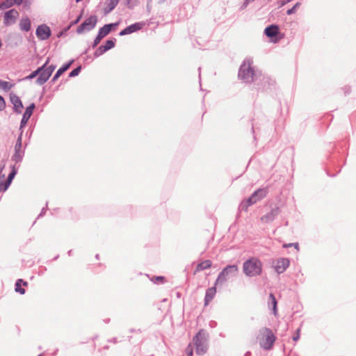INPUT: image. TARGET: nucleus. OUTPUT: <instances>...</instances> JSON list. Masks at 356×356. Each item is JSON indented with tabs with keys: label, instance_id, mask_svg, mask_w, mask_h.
<instances>
[{
	"label": "nucleus",
	"instance_id": "393cba45",
	"mask_svg": "<svg viewBox=\"0 0 356 356\" xmlns=\"http://www.w3.org/2000/svg\"><path fill=\"white\" fill-rule=\"evenodd\" d=\"M212 265V262L210 260H204L201 263L198 264L196 267L197 271H201L209 268Z\"/></svg>",
	"mask_w": 356,
	"mask_h": 356
},
{
	"label": "nucleus",
	"instance_id": "72a5a7b5",
	"mask_svg": "<svg viewBox=\"0 0 356 356\" xmlns=\"http://www.w3.org/2000/svg\"><path fill=\"white\" fill-rule=\"evenodd\" d=\"M106 51H107V49L104 48V45H101L95 51L94 56L95 58H98L100 56H102V54H104Z\"/></svg>",
	"mask_w": 356,
	"mask_h": 356
},
{
	"label": "nucleus",
	"instance_id": "ddd939ff",
	"mask_svg": "<svg viewBox=\"0 0 356 356\" xmlns=\"http://www.w3.org/2000/svg\"><path fill=\"white\" fill-rule=\"evenodd\" d=\"M35 108L34 103H31L29 106L26 108L24 113H23L22 118L20 122L19 130L23 131V128L26 125L29 120L33 114V110Z\"/></svg>",
	"mask_w": 356,
	"mask_h": 356
},
{
	"label": "nucleus",
	"instance_id": "4468645a",
	"mask_svg": "<svg viewBox=\"0 0 356 356\" xmlns=\"http://www.w3.org/2000/svg\"><path fill=\"white\" fill-rule=\"evenodd\" d=\"M143 25H144V23H143V22H136L134 24H132L127 26L123 30H122L119 33V35L124 36V35H129V34L133 33L134 32H136V31L140 30L143 28Z\"/></svg>",
	"mask_w": 356,
	"mask_h": 356
},
{
	"label": "nucleus",
	"instance_id": "f03ea898",
	"mask_svg": "<svg viewBox=\"0 0 356 356\" xmlns=\"http://www.w3.org/2000/svg\"><path fill=\"white\" fill-rule=\"evenodd\" d=\"M262 267L261 260L256 257H252L243 262V272L247 277H257L261 274Z\"/></svg>",
	"mask_w": 356,
	"mask_h": 356
},
{
	"label": "nucleus",
	"instance_id": "13d9d810",
	"mask_svg": "<svg viewBox=\"0 0 356 356\" xmlns=\"http://www.w3.org/2000/svg\"><path fill=\"white\" fill-rule=\"evenodd\" d=\"M252 132L253 134H254V124L252 125ZM253 138L254 140H256V136L255 135L253 136Z\"/></svg>",
	"mask_w": 356,
	"mask_h": 356
},
{
	"label": "nucleus",
	"instance_id": "dca6fc26",
	"mask_svg": "<svg viewBox=\"0 0 356 356\" xmlns=\"http://www.w3.org/2000/svg\"><path fill=\"white\" fill-rule=\"evenodd\" d=\"M19 16V13L15 9H11L4 14V24L8 25L15 22L17 17Z\"/></svg>",
	"mask_w": 356,
	"mask_h": 356
},
{
	"label": "nucleus",
	"instance_id": "de8ad7c7",
	"mask_svg": "<svg viewBox=\"0 0 356 356\" xmlns=\"http://www.w3.org/2000/svg\"><path fill=\"white\" fill-rule=\"evenodd\" d=\"M47 205H48V202H47V203H46V206H45V207H43V208L42 209L41 212H40V213L38 215V218H40V217L42 216L45 213V212H46V211H47Z\"/></svg>",
	"mask_w": 356,
	"mask_h": 356
},
{
	"label": "nucleus",
	"instance_id": "c03bdc74",
	"mask_svg": "<svg viewBox=\"0 0 356 356\" xmlns=\"http://www.w3.org/2000/svg\"><path fill=\"white\" fill-rule=\"evenodd\" d=\"M46 69L51 72V74H52L53 72L54 71V70L56 69V65H50L49 66H46Z\"/></svg>",
	"mask_w": 356,
	"mask_h": 356
},
{
	"label": "nucleus",
	"instance_id": "6e6552de",
	"mask_svg": "<svg viewBox=\"0 0 356 356\" xmlns=\"http://www.w3.org/2000/svg\"><path fill=\"white\" fill-rule=\"evenodd\" d=\"M97 22V18L96 15H91L90 17L86 18L78 27L76 29V32L79 34H81L83 32L84 30L88 31L92 30L95 28Z\"/></svg>",
	"mask_w": 356,
	"mask_h": 356
},
{
	"label": "nucleus",
	"instance_id": "603ef678",
	"mask_svg": "<svg viewBox=\"0 0 356 356\" xmlns=\"http://www.w3.org/2000/svg\"><path fill=\"white\" fill-rule=\"evenodd\" d=\"M69 29H70V27H68V28H67V29H65V31H60V32L58 33L57 37H58V38L61 37V36L64 34L65 31H67Z\"/></svg>",
	"mask_w": 356,
	"mask_h": 356
},
{
	"label": "nucleus",
	"instance_id": "09e8293b",
	"mask_svg": "<svg viewBox=\"0 0 356 356\" xmlns=\"http://www.w3.org/2000/svg\"><path fill=\"white\" fill-rule=\"evenodd\" d=\"M108 342L113 343L115 344V343H118L119 342V341L117 337H113V338L109 339L108 340Z\"/></svg>",
	"mask_w": 356,
	"mask_h": 356
},
{
	"label": "nucleus",
	"instance_id": "338daca9",
	"mask_svg": "<svg viewBox=\"0 0 356 356\" xmlns=\"http://www.w3.org/2000/svg\"><path fill=\"white\" fill-rule=\"evenodd\" d=\"M72 250H69V251H68V255H69V256H71V254H72Z\"/></svg>",
	"mask_w": 356,
	"mask_h": 356
},
{
	"label": "nucleus",
	"instance_id": "20e7f679",
	"mask_svg": "<svg viewBox=\"0 0 356 356\" xmlns=\"http://www.w3.org/2000/svg\"><path fill=\"white\" fill-rule=\"evenodd\" d=\"M238 272V266L236 264L228 265L225 267L218 274L215 285L223 284L229 278L235 277Z\"/></svg>",
	"mask_w": 356,
	"mask_h": 356
},
{
	"label": "nucleus",
	"instance_id": "6ab92c4d",
	"mask_svg": "<svg viewBox=\"0 0 356 356\" xmlns=\"http://www.w3.org/2000/svg\"><path fill=\"white\" fill-rule=\"evenodd\" d=\"M279 33V26L276 24H270L264 29V34L270 38L275 37Z\"/></svg>",
	"mask_w": 356,
	"mask_h": 356
},
{
	"label": "nucleus",
	"instance_id": "69168bd1",
	"mask_svg": "<svg viewBox=\"0 0 356 356\" xmlns=\"http://www.w3.org/2000/svg\"><path fill=\"white\" fill-rule=\"evenodd\" d=\"M245 1L248 2V3L249 4L250 2L254 1V0H245Z\"/></svg>",
	"mask_w": 356,
	"mask_h": 356
},
{
	"label": "nucleus",
	"instance_id": "39448f33",
	"mask_svg": "<svg viewBox=\"0 0 356 356\" xmlns=\"http://www.w3.org/2000/svg\"><path fill=\"white\" fill-rule=\"evenodd\" d=\"M258 90H266L274 86L275 81L269 76L263 75L260 72L258 74V80L254 82Z\"/></svg>",
	"mask_w": 356,
	"mask_h": 356
},
{
	"label": "nucleus",
	"instance_id": "a19ab883",
	"mask_svg": "<svg viewBox=\"0 0 356 356\" xmlns=\"http://www.w3.org/2000/svg\"><path fill=\"white\" fill-rule=\"evenodd\" d=\"M244 201L248 205H249V207L255 204V200H254L252 197H251L250 196L246 200H244Z\"/></svg>",
	"mask_w": 356,
	"mask_h": 356
},
{
	"label": "nucleus",
	"instance_id": "412c9836",
	"mask_svg": "<svg viewBox=\"0 0 356 356\" xmlns=\"http://www.w3.org/2000/svg\"><path fill=\"white\" fill-rule=\"evenodd\" d=\"M216 293V285L207 289L204 296V306H207L213 299Z\"/></svg>",
	"mask_w": 356,
	"mask_h": 356
},
{
	"label": "nucleus",
	"instance_id": "f257e3e1",
	"mask_svg": "<svg viewBox=\"0 0 356 356\" xmlns=\"http://www.w3.org/2000/svg\"><path fill=\"white\" fill-rule=\"evenodd\" d=\"M253 60L252 58H246L241 65L238 77L244 83L257 82L258 80V74L259 72L255 71L253 66Z\"/></svg>",
	"mask_w": 356,
	"mask_h": 356
},
{
	"label": "nucleus",
	"instance_id": "8fccbe9b",
	"mask_svg": "<svg viewBox=\"0 0 356 356\" xmlns=\"http://www.w3.org/2000/svg\"><path fill=\"white\" fill-rule=\"evenodd\" d=\"M81 17V15H79L74 21L72 22L69 27H70L74 24H76L79 22Z\"/></svg>",
	"mask_w": 356,
	"mask_h": 356
},
{
	"label": "nucleus",
	"instance_id": "1a4fd4ad",
	"mask_svg": "<svg viewBox=\"0 0 356 356\" xmlns=\"http://www.w3.org/2000/svg\"><path fill=\"white\" fill-rule=\"evenodd\" d=\"M289 265L290 261L288 258H279L272 262V266L278 274L283 273Z\"/></svg>",
	"mask_w": 356,
	"mask_h": 356
},
{
	"label": "nucleus",
	"instance_id": "f8f14e48",
	"mask_svg": "<svg viewBox=\"0 0 356 356\" xmlns=\"http://www.w3.org/2000/svg\"><path fill=\"white\" fill-rule=\"evenodd\" d=\"M9 97L10 102L13 105V112L17 114L22 113L24 106L20 98L13 92L10 93Z\"/></svg>",
	"mask_w": 356,
	"mask_h": 356
},
{
	"label": "nucleus",
	"instance_id": "680f3d73",
	"mask_svg": "<svg viewBox=\"0 0 356 356\" xmlns=\"http://www.w3.org/2000/svg\"><path fill=\"white\" fill-rule=\"evenodd\" d=\"M244 356H251V353L248 351V352L245 353Z\"/></svg>",
	"mask_w": 356,
	"mask_h": 356
},
{
	"label": "nucleus",
	"instance_id": "0e129e2a",
	"mask_svg": "<svg viewBox=\"0 0 356 356\" xmlns=\"http://www.w3.org/2000/svg\"><path fill=\"white\" fill-rule=\"evenodd\" d=\"M165 1H166V0H159V3H160V4H161V3H164Z\"/></svg>",
	"mask_w": 356,
	"mask_h": 356
},
{
	"label": "nucleus",
	"instance_id": "79ce46f5",
	"mask_svg": "<svg viewBox=\"0 0 356 356\" xmlns=\"http://www.w3.org/2000/svg\"><path fill=\"white\" fill-rule=\"evenodd\" d=\"M300 328L297 329L296 332L293 336V341H298L299 339V338H300Z\"/></svg>",
	"mask_w": 356,
	"mask_h": 356
},
{
	"label": "nucleus",
	"instance_id": "37998d69",
	"mask_svg": "<svg viewBox=\"0 0 356 356\" xmlns=\"http://www.w3.org/2000/svg\"><path fill=\"white\" fill-rule=\"evenodd\" d=\"M5 165H6V164H5L4 161H2L1 164L0 165V177H5V175L3 174H2V172L5 168Z\"/></svg>",
	"mask_w": 356,
	"mask_h": 356
},
{
	"label": "nucleus",
	"instance_id": "6e6d98bb",
	"mask_svg": "<svg viewBox=\"0 0 356 356\" xmlns=\"http://www.w3.org/2000/svg\"><path fill=\"white\" fill-rule=\"evenodd\" d=\"M129 332H130L131 333H133V332H141V331H140V329H138V330H135V329H134V328L130 329V330H129Z\"/></svg>",
	"mask_w": 356,
	"mask_h": 356
},
{
	"label": "nucleus",
	"instance_id": "f704fd0d",
	"mask_svg": "<svg viewBox=\"0 0 356 356\" xmlns=\"http://www.w3.org/2000/svg\"><path fill=\"white\" fill-rule=\"evenodd\" d=\"M81 70V65L76 67V68H74L70 72L69 77H74V76H78Z\"/></svg>",
	"mask_w": 356,
	"mask_h": 356
},
{
	"label": "nucleus",
	"instance_id": "a18cd8bd",
	"mask_svg": "<svg viewBox=\"0 0 356 356\" xmlns=\"http://www.w3.org/2000/svg\"><path fill=\"white\" fill-rule=\"evenodd\" d=\"M6 181H0V192L6 191L8 188H6Z\"/></svg>",
	"mask_w": 356,
	"mask_h": 356
},
{
	"label": "nucleus",
	"instance_id": "b1692460",
	"mask_svg": "<svg viewBox=\"0 0 356 356\" xmlns=\"http://www.w3.org/2000/svg\"><path fill=\"white\" fill-rule=\"evenodd\" d=\"M120 0H108L106 3V6L104 8L105 15L110 13L118 4Z\"/></svg>",
	"mask_w": 356,
	"mask_h": 356
},
{
	"label": "nucleus",
	"instance_id": "0eeeda50",
	"mask_svg": "<svg viewBox=\"0 0 356 356\" xmlns=\"http://www.w3.org/2000/svg\"><path fill=\"white\" fill-rule=\"evenodd\" d=\"M259 332L261 334H266V339L261 343V347L265 350H270L276 339L273 331L270 328L264 327L261 329Z\"/></svg>",
	"mask_w": 356,
	"mask_h": 356
},
{
	"label": "nucleus",
	"instance_id": "2f4dec72",
	"mask_svg": "<svg viewBox=\"0 0 356 356\" xmlns=\"http://www.w3.org/2000/svg\"><path fill=\"white\" fill-rule=\"evenodd\" d=\"M12 87L13 85L10 84L9 82L0 79V88L4 90L5 91H8Z\"/></svg>",
	"mask_w": 356,
	"mask_h": 356
},
{
	"label": "nucleus",
	"instance_id": "cd10ccee",
	"mask_svg": "<svg viewBox=\"0 0 356 356\" xmlns=\"http://www.w3.org/2000/svg\"><path fill=\"white\" fill-rule=\"evenodd\" d=\"M119 24V22H115V23H111V24H106L105 25H104L102 28L103 29H104L105 32H106L108 34H109V33L115 29Z\"/></svg>",
	"mask_w": 356,
	"mask_h": 356
},
{
	"label": "nucleus",
	"instance_id": "aec40b11",
	"mask_svg": "<svg viewBox=\"0 0 356 356\" xmlns=\"http://www.w3.org/2000/svg\"><path fill=\"white\" fill-rule=\"evenodd\" d=\"M268 307L272 309L274 316L277 315V301L273 293H270L268 300Z\"/></svg>",
	"mask_w": 356,
	"mask_h": 356
},
{
	"label": "nucleus",
	"instance_id": "c9c22d12",
	"mask_svg": "<svg viewBox=\"0 0 356 356\" xmlns=\"http://www.w3.org/2000/svg\"><path fill=\"white\" fill-rule=\"evenodd\" d=\"M138 3V0H126V5L130 9L134 8Z\"/></svg>",
	"mask_w": 356,
	"mask_h": 356
},
{
	"label": "nucleus",
	"instance_id": "423d86ee",
	"mask_svg": "<svg viewBox=\"0 0 356 356\" xmlns=\"http://www.w3.org/2000/svg\"><path fill=\"white\" fill-rule=\"evenodd\" d=\"M22 134H23V131H22L20 132V134L17 139V141H16L15 147H14L15 152L11 158L12 161H14L15 163L22 162L23 157L24 156V150H23L22 149Z\"/></svg>",
	"mask_w": 356,
	"mask_h": 356
},
{
	"label": "nucleus",
	"instance_id": "a878e982",
	"mask_svg": "<svg viewBox=\"0 0 356 356\" xmlns=\"http://www.w3.org/2000/svg\"><path fill=\"white\" fill-rule=\"evenodd\" d=\"M17 170L15 169V166L13 165L12 167V170L10 171V172L9 173L8 177H7V179L6 180V188H8L9 187V186L10 185L13 179H14L15 176L17 174Z\"/></svg>",
	"mask_w": 356,
	"mask_h": 356
},
{
	"label": "nucleus",
	"instance_id": "5701e85b",
	"mask_svg": "<svg viewBox=\"0 0 356 356\" xmlns=\"http://www.w3.org/2000/svg\"><path fill=\"white\" fill-rule=\"evenodd\" d=\"M19 27L22 31L28 32L31 30V20L28 17H23L19 22Z\"/></svg>",
	"mask_w": 356,
	"mask_h": 356
},
{
	"label": "nucleus",
	"instance_id": "4be33fe9",
	"mask_svg": "<svg viewBox=\"0 0 356 356\" xmlns=\"http://www.w3.org/2000/svg\"><path fill=\"white\" fill-rule=\"evenodd\" d=\"M107 35H108V34L106 32H105L104 29H103L102 28H100L99 29V31H98V33H97L96 38H95V40L93 41V43L91 45V47L92 49L95 48L99 44V43L102 40V38H104Z\"/></svg>",
	"mask_w": 356,
	"mask_h": 356
},
{
	"label": "nucleus",
	"instance_id": "7ed1b4c3",
	"mask_svg": "<svg viewBox=\"0 0 356 356\" xmlns=\"http://www.w3.org/2000/svg\"><path fill=\"white\" fill-rule=\"evenodd\" d=\"M193 341L197 355H202L207 353L208 349L207 334L204 330H200L194 337Z\"/></svg>",
	"mask_w": 356,
	"mask_h": 356
},
{
	"label": "nucleus",
	"instance_id": "c756f323",
	"mask_svg": "<svg viewBox=\"0 0 356 356\" xmlns=\"http://www.w3.org/2000/svg\"><path fill=\"white\" fill-rule=\"evenodd\" d=\"M116 39L113 38L112 39L107 40L104 44V48L107 49V51L110 50L111 49L113 48L115 45Z\"/></svg>",
	"mask_w": 356,
	"mask_h": 356
},
{
	"label": "nucleus",
	"instance_id": "864d4df0",
	"mask_svg": "<svg viewBox=\"0 0 356 356\" xmlns=\"http://www.w3.org/2000/svg\"><path fill=\"white\" fill-rule=\"evenodd\" d=\"M147 11L149 13L151 12V10H152V6H151V3H147Z\"/></svg>",
	"mask_w": 356,
	"mask_h": 356
},
{
	"label": "nucleus",
	"instance_id": "473e14b6",
	"mask_svg": "<svg viewBox=\"0 0 356 356\" xmlns=\"http://www.w3.org/2000/svg\"><path fill=\"white\" fill-rule=\"evenodd\" d=\"M151 280L153 282V283L157 284H163L166 281L165 277L163 276H154L151 279Z\"/></svg>",
	"mask_w": 356,
	"mask_h": 356
},
{
	"label": "nucleus",
	"instance_id": "f3484780",
	"mask_svg": "<svg viewBox=\"0 0 356 356\" xmlns=\"http://www.w3.org/2000/svg\"><path fill=\"white\" fill-rule=\"evenodd\" d=\"M268 193V188L267 187L260 188L252 193L250 197H252V199L255 200V203H257L259 200L264 198L267 195Z\"/></svg>",
	"mask_w": 356,
	"mask_h": 356
},
{
	"label": "nucleus",
	"instance_id": "c85d7f7f",
	"mask_svg": "<svg viewBox=\"0 0 356 356\" xmlns=\"http://www.w3.org/2000/svg\"><path fill=\"white\" fill-rule=\"evenodd\" d=\"M15 5V0H6L0 3V9L4 10L9 8Z\"/></svg>",
	"mask_w": 356,
	"mask_h": 356
},
{
	"label": "nucleus",
	"instance_id": "bf43d9fd",
	"mask_svg": "<svg viewBox=\"0 0 356 356\" xmlns=\"http://www.w3.org/2000/svg\"><path fill=\"white\" fill-rule=\"evenodd\" d=\"M89 49H90V47H88V48H87V49H86L83 52V54H86L88 52Z\"/></svg>",
	"mask_w": 356,
	"mask_h": 356
},
{
	"label": "nucleus",
	"instance_id": "3c124183",
	"mask_svg": "<svg viewBox=\"0 0 356 356\" xmlns=\"http://www.w3.org/2000/svg\"><path fill=\"white\" fill-rule=\"evenodd\" d=\"M343 90H344L345 95H348L350 92V88L349 86H345Z\"/></svg>",
	"mask_w": 356,
	"mask_h": 356
},
{
	"label": "nucleus",
	"instance_id": "4d7b16f0",
	"mask_svg": "<svg viewBox=\"0 0 356 356\" xmlns=\"http://www.w3.org/2000/svg\"><path fill=\"white\" fill-rule=\"evenodd\" d=\"M23 0H15V4L20 5L22 3Z\"/></svg>",
	"mask_w": 356,
	"mask_h": 356
},
{
	"label": "nucleus",
	"instance_id": "49530a36",
	"mask_svg": "<svg viewBox=\"0 0 356 356\" xmlns=\"http://www.w3.org/2000/svg\"><path fill=\"white\" fill-rule=\"evenodd\" d=\"M186 351L188 356H193V349L190 345L187 347Z\"/></svg>",
	"mask_w": 356,
	"mask_h": 356
},
{
	"label": "nucleus",
	"instance_id": "ea45409f",
	"mask_svg": "<svg viewBox=\"0 0 356 356\" xmlns=\"http://www.w3.org/2000/svg\"><path fill=\"white\" fill-rule=\"evenodd\" d=\"M6 107V102L4 98L0 95V111L4 110Z\"/></svg>",
	"mask_w": 356,
	"mask_h": 356
},
{
	"label": "nucleus",
	"instance_id": "e2e57ef3",
	"mask_svg": "<svg viewBox=\"0 0 356 356\" xmlns=\"http://www.w3.org/2000/svg\"><path fill=\"white\" fill-rule=\"evenodd\" d=\"M291 1L292 0H283V4L287 3H289V2Z\"/></svg>",
	"mask_w": 356,
	"mask_h": 356
},
{
	"label": "nucleus",
	"instance_id": "2eb2a0df",
	"mask_svg": "<svg viewBox=\"0 0 356 356\" xmlns=\"http://www.w3.org/2000/svg\"><path fill=\"white\" fill-rule=\"evenodd\" d=\"M280 213V210L279 207H275V208H273L268 213L261 216V220L266 223L270 222L275 220V218L279 215Z\"/></svg>",
	"mask_w": 356,
	"mask_h": 356
},
{
	"label": "nucleus",
	"instance_id": "9b49d317",
	"mask_svg": "<svg viewBox=\"0 0 356 356\" xmlns=\"http://www.w3.org/2000/svg\"><path fill=\"white\" fill-rule=\"evenodd\" d=\"M49 62V58H47L46 62L40 67H43V70H42V71H40V72L39 73L38 77L35 80V83L38 85L41 86V85H43L44 83H45L51 75V72H49L46 69V66L48 65Z\"/></svg>",
	"mask_w": 356,
	"mask_h": 356
},
{
	"label": "nucleus",
	"instance_id": "bb28decb",
	"mask_svg": "<svg viewBox=\"0 0 356 356\" xmlns=\"http://www.w3.org/2000/svg\"><path fill=\"white\" fill-rule=\"evenodd\" d=\"M21 283H23L24 286H26L28 284L26 282H24L22 279H19L15 282V291L19 293L20 294L25 293V289L21 286Z\"/></svg>",
	"mask_w": 356,
	"mask_h": 356
},
{
	"label": "nucleus",
	"instance_id": "052dcab7",
	"mask_svg": "<svg viewBox=\"0 0 356 356\" xmlns=\"http://www.w3.org/2000/svg\"><path fill=\"white\" fill-rule=\"evenodd\" d=\"M216 324V322H214V321H211V322L210 323V326L213 327V326H214Z\"/></svg>",
	"mask_w": 356,
	"mask_h": 356
},
{
	"label": "nucleus",
	"instance_id": "774afa93",
	"mask_svg": "<svg viewBox=\"0 0 356 356\" xmlns=\"http://www.w3.org/2000/svg\"><path fill=\"white\" fill-rule=\"evenodd\" d=\"M108 348H109V346H105L104 347V349H106V350H107V349H108Z\"/></svg>",
	"mask_w": 356,
	"mask_h": 356
},
{
	"label": "nucleus",
	"instance_id": "9d476101",
	"mask_svg": "<svg viewBox=\"0 0 356 356\" xmlns=\"http://www.w3.org/2000/svg\"><path fill=\"white\" fill-rule=\"evenodd\" d=\"M35 35L40 40L49 39L51 35L50 28L45 24L39 25L35 31Z\"/></svg>",
	"mask_w": 356,
	"mask_h": 356
},
{
	"label": "nucleus",
	"instance_id": "e433bc0d",
	"mask_svg": "<svg viewBox=\"0 0 356 356\" xmlns=\"http://www.w3.org/2000/svg\"><path fill=\"white\" fill-rule=\"evenodd\" d=\"M300 3L297 2L291 8L287 10L286 14L290 15L295 13L296 9L300 7Z\"/></svg>",
	"mask_w": 356,
	"mask_h": 356
},
{
	"label": "nucleus",
	"instance_id": "4c0bfd02",
	"mask_svg": "<svg viewBox=\"0 0 356 356\" xmlns=\"http://www.w3.org/2000/svg\"><path fill=\"white\" fill-rule=\"evenodd\" d=\"M249 207V205H248L243 200L241 202L238 207L239 211H247Z\"/></svg>",
	"mask_w": 356,
	"mask_h": 356
},
{
	"label": "nucleus",
	"instance_id": "58836bf2",
	"mask_svg": "<svg viewBox=\"0 0 356 356\" xmlns=\"http://www.w3.org/2000/svg\"><path fill=\"white\" fill-rule=\"evenodd\" d=\"M293 246L298 250V248H299V245L298 243H286V244H284L283 245V248H289V247H291V248H293Z\"/></svg>",
	"mask_w": 356,
	"mask_h": 356
},
{
	"label": "nucleus",
	"instance_id": "5fc2aeb1",
	"mask_svg": "<svg viewBox=\"0 0 356 356\" xmlns=\"http://www.w3.org/2000/svg\"><path fill=\"white\" fill-rule=\"evenodd\" d=\"M248 2L244 1L242 6H241V9L243 10L248 6Z\"/></svg>",
	"mask_w": 356,
	"mask_h": 356
},
{
	"label": "nucleus",
	"instance_id": "a211bd4d",
	"mask_svg": "<svg viewBox=\"0 0 356 356\" xmlns=\"http://www.w3.org/2000/svg\"><path fill=\"white\" fill-rule=\"evenodd\" d=\"M74 60L72 59L69 60L67 63L63 65L56 72L54 76L51 80V83H54L65 71H67L71 66V65L73 63Z\"/></svg>",
	"mask_w": 356,
	"mask_h": 356
},
{
	"label": "nucleus",
	"instance_id": "7c9ffc66",
	"mask_svg": "<svg viewBox=\"0 0 356 356\" xmlns=\"http://www.w3.org/2000/svg\"><path fill=\"white\" fill-rule=\"evenodd\" d=\"M42 70H43V67H38L37 70L32 72L29 76L24 77L23 80H31L35 78L36 76L38 77L39 73L40 71H42Z\"/></svg>",
	"mask_w": 356,
	"mask_h": 356
}]
</instances>
